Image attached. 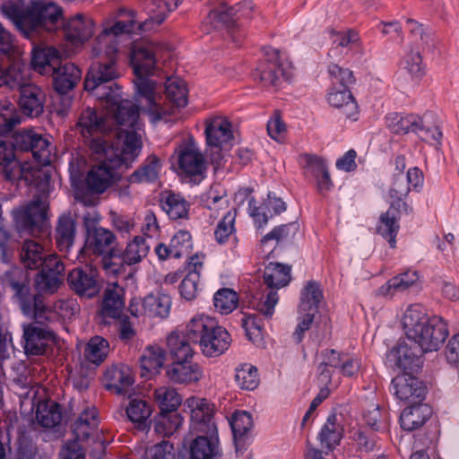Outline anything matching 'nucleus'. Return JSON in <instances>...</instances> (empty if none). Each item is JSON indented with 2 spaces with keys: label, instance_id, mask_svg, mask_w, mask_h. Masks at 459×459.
I'll use <instances>...</instances> for the list:
<instances>
[{
  "label": "nucleus",
  "instance_id": "f257e3e1",
  "mask_svg": "<svg viewBox=\"0 0 459 459\" xmlns=\"http://www.w3.org/2000/svg\"><path fill=\"white\" fill-rule=\"evenodd\" d=\"M134 22L118 21L112 26L103 29L96 38L92 48L93 55L100 60L90 66L83 82L84 90L98 100L107 98L121 86L116 82L121 76L117 55L119 38L134 30Z\"/></svg>",
  "mask_w": 459,
  "mask_h": 459
},
{
  "label": "nucleus",
  "instance_id": "f03ea898",
  "mask_svg": "<svg viewBox=\"0 0 459 459\" xmlns=\"http://www.w3.org/2000/svg\"><path fill=\"white\" fill-rule=\"evenodd\" d=\"M190 413V429L197 433L188 448V459H220L221 451L213 420L215 405L205 398L189 397L184 403Z\"/></svg>",
  "mask_w": 459,
  "mask_h": 459
},
{
  "label": "nucleus",
  "instance_id": "7ed1b4c3",
  "mask_svg": "<svg viewBox=\"0 0 459 459\" xmlns=\"http://www.w3.org/2000/svg\"><path fill=\"white\" fill-rule=\"evenodd\" d=\"M163 48V45L155 41L142 40L133 45L130 55L136 100H145L143 108L154 116V120H160L164 110L156 100V83L148 77L154 74Z\"/></svg>",
  "mask_w": 459,
  "mask_h": 459
},
{
  "label": "nucleus",
  "instance_id": "20e7f679",
  "mask_svg": "<svg viewBox=\"0 0 459 459\" xmlns=\"http://www.w3.org/2000/svg\"><path fill=\"white\" fill-rule=\"evenodd\" d=\"M2 13L29 38L39 30L52 31L57 29L62 10L53 2L32 1L25 5L22 1L7 2L1 6Z\"/></svg>",
  "mask_w": 459,
  "mask_h": 459
},
{
  "label": "nucleus",
  "instance_id": "39448f33",
  "mask_svg": "<svg viewBox=\"0 0 459 459\" xmlns=\"http://www.w3.org/2000/svg\"><path fill=\"white\" fill-rule=\"evenodd\" d=\"M290 281V268L279 263H270L264 272V282L271 289H280L286 286ZM278 302L277 291L271 290L264 300L254 299L251 306L259 315H249L242 320L247 338L255 344H260L263 340L264 324L259 318L263 316L270 319Z\"/></svg>",
  "mask_w": 459,
  "mask_h": 459
},
{
  "label": "nucleus",
  "instance_id": "423d86ee",
  "mask_svg": "<svg viewBox=\"0 0 459 459\" xmlns=\"http://www.w3.org/2000/svg\"><path fill=\"white\" fill-rule=\"evenodd\" d=\"M408 341L415 342L424 352L436 351L448 336L446 323L440 316L428 317L425 308L414 304L403 316Z\"/></svg>",
  "mask_w": 459,
  "mask_h": 459
},
{
  "label": "nucleus",
  "instance_id": "0eeeda50",
  "mask_svg": "<svg viewBox=\"0 0 459 459\" xmlns=\"http://www.w3.org/2000/svg\"><path fill=\"white\" fill-rule=\"evenodd\" d=\"M410 191L411 188L403 174H395L388 192L390 206L381 214L377 228V233L389 242L392 248L395 247V238L400 228L397 215L413 212L412 206L405 201Z\"/></svg>",
  "mask_w": 459,
  "mask_h": 459
},
{
  "label": "nucleus",
  "instance_id": "6e6552de",
  "mask_svg": "<svg viewBox=\"0 0 459 459\" xmlns=\"http://www.w3.org/2000/svg\"><path fill=\"white\" fill-rule=\"evenodd\" d=\"M187 333L207 357H218L230 345V334L208 316H197L187 325Z\"/></svg>",
  "mask_w": 459,
  "mask_h": 459
},
{
  "label": "nucleus",
  "instance_id": "1a4fd4ad",
  "mask_svg": "<svg viewBox=\"0 0 459 459\" xmlns=\"http://www.w3.org/2000/svg\"><path fill=\"white\" fill-rule=\"evenodd\" d=\"M121 142V149L114 150L108 141L100 137L92 138L90 143L91 158L95 163H111L115 159L125 160L126 169H128L142 149L141 136L134 132L118 131L117 133Z\"/></svg>",
  "mask_w": 459,
  "mask_h": 459
},
{
  "label": "nucleus",
  "instance_id": "9d476101",
  "mask_svg": "<svg viewBox=\"0 0 459 459\" xmlns=\"http://www.w3.org/2000/svg\"><path fill=\"white\" fill-rule=\"evenodd\" d=\"M98 222L99 219L89 212L83 216L85 248L94 255H102L103 266L108 269L117 264L112 262L118 254L117 238L111 230L98 226Z\"/></svg>",
  "mask_w": 459,
  "mask_h": 459
},
{
  "label": "nucleus",
  "instance_id": "9b49d317",
  "mask_svg": "<svg viewBox=\"0 0 459 459\" xmlns=\"http://www.w3.org/2000/svg\"><path fill=\"white\" fill-rule=\"evenodd\" d=\"M48 204L43 200H30L12 210L16 230L21 234L36 236L44 231L48 222Z\"/></svg>",
  "mask_w": 459,
  "mask_h": 459
},
{
  "label": "nucleus",
  "instance_id": "f8f14e48",
  "mask_svg": "<svg viewBox=\"0 0 459 459\" xmlns=\"http://www.w3.org/2000/svg\"><path fill=\"white\" fill-rule=\"evenodd\" d=\"M265 58L259 62L253 73L255 80H258L264 87L278 90L282 82H290L292 72L289 66L281 62L280 51L273 48H264Z\"/></svg>",
  "mask_w": 459,
  "mask_h": 459
},
{
  "label": "nucleus",
  "instance_id": "ddd939ff",
  "mask_svg": "<svg viewBox=\"0 0 459 459\" xmlns=\"http://www.w3.org/2000/svg\"><path fill=\"white\" fill-rule=\"evenodd\" d=\"M107 108L112 114L116 124L129 129H119V131L134 132L140 129L139 105L132 100L123 98L121 88H116L115 92L102 99Z\"/></svg>",
  "mask_w": 459,
  "mask_h": 459
},
{
  "label": "nucleus",
  "instance_id": "4468645a",
  "mask_svg": "<svg viewBox=\"0 0 459 459\" xmlns=\"http://www.w3.org/2000/svg\"><path fill=\"white\" fill-rule=\"evenodd\" d=\"M110 162L102 161L91 165L85 179L91 193H104L113 183L120 179L122 172L126 169L125 160L115 159Z\"/></svg>",
  "mask_w": 459,
  "mask_h": 459
},
{
  "label": "nucleus",
  "instance_id": "2eb2a0df",
  "mask_svg": "<svg viewBox=\"0 0 459 459\" xmlns=\"http://www.w3.org/2000/svg\"><path fill=\"white\" fill-rule=\"evenodd\" d=\"M322 299L323 293L319 284L314 281H308L301 292L299 306V313L303 315V318L293 333V338L297 343L303 340L305 332L310 328L315 316L318 312V304Z\"/></svg>",
  "mask_w": 459,
  "mask_h": 459
},
{
  "label": "nucleus",
  "instance_id": "dca6fc26",
  "mask_svg": "<svg viewBox=\"0 0 459 459\" xmlns=\"http://www.w3.org/2000/svg\"><path fill=\"white\" fill-rule=\"evenodd\" d=\"M39 269L34 278V287L39 295L52 294L62 283L65 264L60 258H52Z\"/></svg>",
  "mask_w": 459,
  "mask_h": 459
},
{
  "label": "nucleus",
  "instance_id": "f3484780",
  "mask_svg": "<svg viewBox=\"0 0 459 459\" xmlns=\"http://www.w3.org/2000/svg\"><path fill=\"white\" fill-rule=\"evenodd\" d=\"M399 342L389 354V359L394 360L404 373L417 372L423 364L422 355L425 353L415 342Z\"/></svg>",
  "mask_w": 459,
  "mask_h": 459
},
{
  "label": "nucleus",
  "instance_id": "a211bd4d",
  "mask_svg": "<svg viewBox=\"0 0 459 459\" xmlns=\"http://www.w3.org/2000/svg\"><path fill=\"white\" fill-rule=\"evenodd\" d=\"M67 282L75 294L87 299L97 296L101 289L98 274L91 269H73L67 275Z\"/></svg>",
  "mask_w": 459,
  "mask_h": 459
},
{
  "label": "nucleus",
  "instance_id": "6ab92c4d",
  "mask_svg": "<svg viewBox=\"0 0 459 459\" xmlns=\"http://www.w3.org/2000/svg\"><path fill=\"white\" fill-rule=\"evenodd\" d=\"M392 385L396 397L407 403H420L427 393L423 382L409 372L394 377Z\"/></svg>",
  "mask_w": 459,
  "mask_h": 459
},
{
  "label": "nucleus",
  "instance_id": "aec40b11",
  "mask_svg": "<svg viewBox=\"0 0 459 459\" xmlns=\"http://www.w3.org/2000/svg\"><path fill=\"white\" fill-rule=\"evenodd\" d=\"M21 263L27 270H39L48 264L52 258H59L56 255L48 254L45 247L38 240L25 239L19 251Z\"/></svg>",
  "mask_w": 459,
  "mask_h": 459
},
{
  "label": "nucleus",
  "instance_id": "412c9836",
  "mask_svg": "<svg viewBox=\"0 0 459 459\" xmlns=\"http://www.w3.org/2000/svg\"><path fill=\"white\" fill-rule=\"evenodd\" d=\"M145 12L148 17L142 22L135 21L134 13L133 11L130 13V17L132 19L129 22L133 21L134 25V30L128 32L127 34L137 31H152L159 27L165 21L168 14L171 13L168 3H164L160 0H152L150 4H147Z\"/></svg>",
  "mask_w": 459,
  "mask_h": 459
},
{
  "label": "nucleus",
  "instance_id": "4be33fe9",
  "mask_svg": "<svg viewBox=\"0 0 459 459\" xmlns=\"http://www.w3.org/2000/svg\"><path fill=\"white\" fill-rule=\"evenodd\" d=\"M231 124L222 117H217L206 125V142L210 147L228 150L230 142L233 139Z\"/></svg>",
  "mask_w": 459,
  "mask_h": 459
},
{
  "label": "nucleus",
  "instance_id": "5701e85b",
  "mask_svg": "<svg viewBox=\"0 0 459 459\" xmlns=\"http://www.w3.org/2000/svg\"><path fill=\"white\" fill-rule=\"evenodd\" d=\"M94 22L83 13H77L64 24V33L67 40L77 45L88 40L93 35Z\"/></svg>",
  "mask_w": 459,
  "mask_h": 459
},
{
  "label": "nucleus",
  "instance_id": "b1692460",
  "mask_svg": "<svg viewBox=\"0 0 459 459\" xmlns=\"http://www.w3.org/2000/svg\"><path fill=\"white\" fill-rule=\"evenodd\" d=\"M53 87L59 94H66L81 79V70L73 63L60 64L53 73Z\"/></svg>",
  "mask_w": 459,
  "mask_h": 459
},
{
  "label": "nucleus",
  "instance_id": "393cba45",
  "mask_svg": "<svg viewBox=\"0 0 459 459\" xmlns=\"http://www.w3.org/2000/svg\"><path fill=\"white\" fill-rule=\"evenodd\" d=\"M45 94L36 85H23L20 90L19 106L22 113L30 117L39 116L43 111Z\"/></svg>",
  "mask_w": 459,
  "mask_h": 459
},
{
  "label": "nucleus",
  "instance_id": "a878e982",
  "mask_svg": "<svg viewBox=\"0 0 459 459\" xmlns=\"http://www.w3.org/2000/svg\"><path fill=\"white\" fill-rule=\"evenodd\" d=\"M52 338V333L33 324L23 325L24 349L27 354L41 355L46 351L47 342Z\"/></svg>",
  "mask_w": 459,
  "mask_h": 459
},
{
  "label": "nucleus",
  "instance_id": "bb28decb",
  "mask_svg": "<svg viewBox=\"0 0 459 459\" xmlns=\"http://www.w3.org/2000/svg\"><path fill=\"white\" fill-rule=\"evenodd\" d=\"M105 378L108 381L106 388L117 394H126L134 382L131 368L125 364L108 368Z\"/></svg>",
  "mask_w": 459,
  "mask_h": 459
},
{
  "label": "nucleus",
  "instance_id": "cd10ccee",
  "mask_svg": "<svg viewBox=\"0 0 459 459\" xmlns=\"http://www.w3.org/2000/svg\"><path fill=\"white\" fill-rule=\"evenodd\" d=\"M124 306V289L117 283L108 285L104 290L101 304L102 317L120 318Z\"/></svg>",
  "mask_w": 459,
  "mask_h": 459
},
{
  "label": "nucleus",
  "instance_id": "c85d7f7f",
  "mask_svg": "<svg viewBox=\"0 0 459 459\" xmlns=\"http://www.w3.org/2000/svg\"><path fill=\"white\" fill-rule=\"evenodd\" d=\"M431 409L426 403H416L403 409L400 415V424L406 431L415 430L425 424L431 416Z\"/></svg>",
  "mask_w": 459,
  "mask_h": 459
},
{
  "label": "nucleus",
  "instance_id": "c756f323",
  "mask_svg": "<svg viewBox=\"0 0 459 459\" xmlns=\"http://www.w3.org/2000/svg\"><path fill=\"white\" fill-rule=\"evenodd\" d=\"M192 344L195 343L187 333V326L185 332H172L167 338V347L174 361H182L192 358Z\"/></svg>",
  "mask_w": 459,
  "mask_h": 459
},
{
  "label": "nucleus",
  "instance_id": "7c9ffc66",
  "mask_svg": "<svg viewBox=\"0 0 459 459\" xmlns=\"http://www.w3.org/2000/svg\"><path fill=\"white\" fill-rule=\"evenodd\" d=\"M166 374L171 382L179 384L197 382L203 376L200 367L191 363L189 359L173 361Z\"/></svg>",
  "mask_w": 459,
  "mask_h": 459
},
{
  "label": "nucleus",
  "instance_id": "2f4dec72",
  "mask_svg": "<svg viewBox=\"0 0 459 459\" xmlns=\"http://www.w3.org/2000/svg\"><path fill=\"white\" fill-rule=\"evenodd\" d=\"M76 236V221L73 215L63 213L56 226V242L60 251L69 252Z\"/></svg>",
  "mask_w": 459,
  "mask_h": 459
},
{
  "label": "nucleus",
  "instance_id": "473e14b6",
  "mask_svg": "<svg viewBox=\"0 0 459 459\" xmlns=\"http://www.w3.org/2000/svg\"><path fill=\"white\" fill-rule=\"evenodd\" d=\"M150 246L143 237L136 236L130 241L125 250L117 247V255L114 259H118L119 264L134 265L139 264L147 256Z\"/></svg>",
  "mask_w": 459,
  "mask_h": 459
},
{
  "label": "nucleus",
  "instance_id": "72a5a7b5",
  "mask_svg": "<svg viewBox=\"0 0 459 459\" xmlns=\"http://www.w3.org/2000/svg\"><path fill=\"white\" fill-rule=\"evenodd\" d=\"M242 5L238 4L234 6H228L221 4L218 8L212 10L207 19L211 26L214 29L231 30L236 26V22L239 18L238 13L241 11Z\"/></svg>",
  "mask_w": 459,
  "mask_h": 459
},
{
  "label": "nucleus",
  "instance_id": "f704fd0d",
  "mask_svg": "<svg viewBox=\"0 0 459 459\" xmlns=\"http://www.w3.org/2000/svg\"><path fill=\"white\" fill-rule=\"evenodd\" d=\"M327 100L332 107L342 109L347 118L356 120L358 104L348 89L333 87L327 95Z\"/></svg>",
  "mask_w": 459,
  "mask_h": 459
},
{
  "label": "nucleus",
  "instance_id": "c9c22d12",
  "mask_svg": "<svg viewBox=\"0 0 459 459\" xmlns=\"http://www.w3.org/2000/svg\"><path fill=\"white\" fill-rule=\"evenodd\" d=\"M31 63L39 69L40 74H52L60 64L59 51L50 46L35 48L32 53Z\"/></svg>",
  "mask_w": 459,
  "mask_h": 459
},
{
  "label": "nucleus",
  "instance_id": "e433bc0d",
  "mask_svg": "<svg viewBox=\"0 0 459 459\" xmlns=\"http://www.w3.org/2000/svg\"><path fill=\"white\" fill-rule=\"evenodd\" d=\"M152 409L151 404L143 399L134 398L126 407L128 419L136 425L140 430H148L151 428V415Z\"/></svg>",
  "mask_w": 459,
  "mask_h": 459
},
{
  "label": "nucleus",
  "instance_id": "4c0bfd02",
  "mask_svg": "<svg viewBox=\"0 0 459 459\" xmlns=\"http://www.w3.org/2000/svg\"><path fill=\"white\" fill-rule=\"evenodd\" d=\"M166 358L165 351L157 345L147 346L140 357L142 377L153 376L160 373Z\"/></svg>",
  "mask_w": 459,
  "mask_h": 459
},
{
  "label": "nucleus",
  "instance_id": "58836bf2",
  "mask_svg": "<svg viewBox=\"0 0 459 459\" xmlns=\"http://www.w3.org/2000/svg\"><path fill=\"white\" fill-rule=\"evenodd\" d=\"M178 163L186 176L201 175L205 169L203 155L191 146H185L178 153Z\"/></svg>",
  "mask_w": 459,
  "mask_h": 459
},
{
  "label": "nucleus",
  "instance_id": "ea45409f",
  "mask_svg": "<svg viewBox=\"0 0 459 459\" xmlns=\"http://www.w3.org/2000/svg\"><path fill=\"white\" fill-rule=\"evenodd\" d=\"M15 296L19 299L20 307L25 316L33 317L36 323H42L46 319L44 316L46 307L41 295L30 294L29 289L26 292H21Z\"/></svg>",
  "mask_w": 459,
  "mask_h": 459
},
{
  "label": "nucleus",
  "instance_id": "a19ab883",
  "mask_svg": "<svg viewBox=\"0 0 459 459\" xmlns=\"http://www.w3.org/2000/svg\"><path fill=\"white\" fill-rule=\"evenodd\" d=\"M77 126L83 136L87 134L90 135L96 133L106 134L110 130L107 121L91 108L82 110L78 118Z\"/></svg>",
  "mask_w": 459,
  "mask_h": 459
},
{
  "label": "nucleus",
  "instance_id": "79ce46f5",
  "mask_svg": "<svg viewBox=\"0 0 459 459\" xmlns=\"http://www.w3.org/2000/svg\"><path fill=\"white\" fill-rule=\"evenodd\" d=\"M343 429L337 422V416L335 413H331L326 420V422L321 429L318 438L322 445L330 450L339 445L342 438Z\"/></svg>",
  "mask_w": 459,
  "mask_h": 459
},
{
  "label": "nucleus",
  "instance_id": "37998d69",
  "mask_svg": "<svg viewBox=\"0 0 459 459\" xmlns=\"http://www.w3.org/2000/svg\"><path fill=\"white\" fill-rule=\"evenodd\" d=\"M36 419L39 425L51 429L62 420L61 407L56 402H40L38 404Z\"/></svg>",
  "mask_w": 459,
  "mask_h": 459
},
{
  "label": "nucleus",
  "instance_id": "c03bdc74",
  "mask_svg": "<svg viewBox=\"0 0 459 459\" xmlns=\"http://www.w3.org/2000/svg\"><path fill=\"white\" fill-rule=\"evenodd\" d=\"M197 257L191 256L189 266L193 267L190 269L188 273L184 277L180 285H179V292L181 296L186 300H193L195 299L198 285L200 281V272L199 269L202 267V264L195 262V260Z\"/></svg>",
  "mask_w": 459,
  "mask_h": 459
},
{
  "label": "nucleus",
  "instance_id": "a18cd8bd",
  "mask_svg": "<svg viewBox=\"0 0 459 459\" xmlns=\"http://www.w3.org/2000/svg\"><path fill=\"white\" fill-rule=\"evenodd\" d=\"M237 449L244 444L253 426L252 416L247 411L235 412L230 421Z\"/></svg>",
  "mask_w": 459,
  "mask_h": 459
},
{
  "label": "nucleus",
  "instance_id": "49530a36",
  "mask_svg": "<svg viewBox=\"0 0 459 459\" xmlns=\"http://www.w3.org/2000/svg\"><path fill=\"white\" fill-rule=\"evenodd\" d=\"M154 400L161 413L177 411L182 402L177 390L169 386L157 388L154 392Z\"/></svg>",
  "mask_w": 459,
  "mask_h": 459
},
{
  "label": "nucleus",
  "instance_id": "de8ad7c7",
  "mask_svg": "<svg viewBox=\"0 0 459 459\" xmlns=\"http://www.w3.org/2000/svg\"><path fill=\"white\" fill-rule=\"evenodd\" d=\"M161 208L172 220L186 219L188 215L189 204L180 195L169 194L161 200Z\"/></svg>",
  "mask_w": 459,
  "mask_h": 459
},
{
  "label": "nucleus",
  "instance_id": "09e8293b",
  "mask_svg": "<svg viewBox=\"0 0 459 459\" xmlns=\"http://www.w3.org/2000/svg\"><path fill=\"white\" fill-rule=\"evenodd\" d=\"M96 427V412L94 410L84 411L78 419L73 423L74 440L78 443L87 440L91 436V431Z\"/></svg>",
  "mask_w": 459,
  "mask_h": 459
},
{
  "label": "nucleus",
  "instance_id": "8fccbe9b",
  "mask_svg": "<svg viewBox=\"0 0 459 459\" xmlns=\"http://www.w3.org/2000/svg\"><path fill=\"white\" fill-rule=\"evenodd\" d=\"M108 352V342L103 337L96 335L91 338L87 343L84 357L88 361L98 366L104 361Z\"/></svg>",
  "mask_w": 459,
  "mask_h": 459
},
{
  "label": "nucleus",
  "instance_id": "3c124183",
  "mask_svg": "<svg viewBox=\"0 0 459 459\" xmlns=\"http://www.w3.org/2000/svg\"><path fill=\"white\" fill-rule=\"evenodd\" d=\"M21 123L15 106L9 100L0 101V135L9 134Z\"/></svg>",
  "mask_w": 459,
  "mask_h": 459
},
{
  "label": "nucleus",
  "instance_id": "603ef678",
  "mask_svg": "<svg viewBox=\"0 0 459 459\" xmlns=\"http://www.w3.org/2000/svg\"><path fill=\"white\" fill-rule=\"evenodd\" d=\"M146 316L165 318L169 314L170 298L165 294H150L144 298Z\"/></svg>",
  "mask_w": 459,
  "mask_h": 459
},
{
  "label": "nucleus",
  "instance_id": "864d4df0",
  "mask_svg": "<svg viewBox=\"0 0 459 459\" xmlns=\"http://www.w3.org/2000/svg\"><path fill=\"white\" fill-rule=\"evenodd\" d=\"M165 92L168 100L178 108L187 104V89L186 82L178 78H169L165 83Z\"/></svg>",
  "mask_w": 459,
  "mask_h": 459
},
{
  "label": "nucleus",
  "instance_id": "5fc2aeb1",
  "mask_svg": "<svg viewBox=\"0 0 459 459\" xmlns=\"http://www.w3.org/2000/svg\"><path fill=\"white\" fill-rule=\"evenodd\" d=\"M183 418L177 412L161 413L154 418V429L163 436L172 435L181 426Z\"/></svg>",
  "mask_w": 459,
  "mask_h": 459
},
{
  "label": "nucleus",
  "instance_id": "6e6d98bb",
  "mask_svg": "<svg viewBox=\"0 0 459 459\" xmlns=\"http://www.w3.org/2000/svg\"><path fill=\"white\" fill-rule=\"evenodd\" d=\"M238 304V293L230 288L217 290L213 296V305L221 313L228 315L237 308Z\"/></svg>",
  "mask_w": 459,
  "mask_h": 459
},
{
  "label": "nucleus",
  "instance_id": "4d7b16f0",
  "mask_svg": "<svg viewBox=\"0 0 459 459\" xmlns=\"http://www.w3.org/2000/svg\"><path fill=\"white\" fill-rule=\"evenodd\" d=\"M4 282L10 286L15 295L24 293L30 289L25 272L19 266H13L4 273Z\"/></svg>",
  "mask_w": 459,
  "mask_h": 459
},
{
  "label": "nucleus",
  "instance_id": "13d9d810",
  "mask_svg": "<svg viewBox=\"0 0 459 459\" xmlns=\"http://www.w3.org/2000/svg\"><path fill=\"white\" fill-rule=\"evenodd\" d=\"M235 380L242 389H255L259 385L257 368L249 364L241 366V368H237Z\"/></svg>",
  "mask_w": 459,
  "mask_h": 459
},
{
  "label": "nucleus",
  "instance_id": "bf43d9fd",
  "mask_svg": "<svg viewBox=\"0 0 459 459\" xmlns=\"http://www.w3.org/2000/svg\"><path fill=\"white\" fill-rule=\"evenodd\" d=\"M172 257L188 256L192 249L191 235L188 231H178L170 240Z\"/></svg>",
  "mask_w": 459,
  "mask_h": 459
},
{
  "label": "nucleus",
  "instance_id": "052dcab7",
  "mask_svg": "<svg viewBox=\"0 0 459 459\" xmlns=\"http://www.w3.org/2000/svg\"><path fill=\"white\" fill-rule=\"evenodd\" d=\"M159 160L152 157L148 164L136 169L130 177V183L152 182L158 178Z\"/></svg>",
  "mask_w": 459,
  "mask_h": 459
},
{
  "label": "nucleus",
  "instance_id": "680f3d73",
  "mask_svg": "<svg viewBox=\"0 0 459 459\" xmlns=\"http://www.w3.org/2000/svg\"><path fill=\"white\" fill-rule=\"evenodd\" d=\"M235 219L236 210L234 209L223 214L214 231L215 239L219 244H224L228 241L229 237L234 231Z\"/></svg>",
  "mask_w": 459,
  "mask_h": 459
},
{
  "label": "nucleus",
  "instance_id": "e2e57ef3",
  "mask_svg": "<svg viewBox=\"0 0 459 459\" xmlns=\"http://www.w3.org/2000/svg\"><path fill=\"white\" fill-rule=\"evenodd\" d=\"M15 445L14 454L10 459H34L36 457L38 447L26 435H20Z\"/></svg>",
  "mask_w": 459,
  "mask_h": 459
},
{
  "label": "nucleus",
  "instance_id": "0e129e2a",
  "mask_svg": "<svg viewBox=\"0 0 459 459\" xmlns=\"http://www.w3.org/2000/svg\"><path fill=\"white\" fill-rule=\"evenodd\" d=\"M409 118L410 122H411V125L410 126V131L418 134L422 140H440L442 133L437 127H434L432 129L426 128V126L423 124L422 118L413 114H410Z\"/></svg>",
  "mask_w": 459,
  "mask_h": 459
},
{
  "label": "nucleus",
  "instance_id": "69168bd1",
  "mask_svg": "<svg viewBox=\"0 0 459 459\" xmlns=\"http://www.w3.org/2000/svg\"><path fill=\"white\" fill-rule=\"evenodd\" d=\"M299 230L297 222H290L288 224L275 227L271 232L267 233L261 239L262 244H265L269 240L275 239L277 241L293 238Z\"/></svg>",
  "mask_w": 459,
  "mask_h": 459
},
{
  "label": "nucleus",
  "instance_id": "338daca9",
  "mask_svg": "<svg viewBox=\"0 0 459 459\" xmlns=\"http://www.w3.org/2000/svg\"><path fill=\"white\" fill-rule=\"evenodd\" d=\"M407 23L410 26V31L411 36L414 38V41L417 44L418 48L424 49L429 48L432 41L430 34L424 30L421 24H419L412 19H408Z\"/></svg>",
  "mask_w": 459,
  "mask_h": 459
},
{
  "label": "nucleus",
  "instance_id": "774afa93",
  "mask_svg": "<svg viewBox=\"0 0 459 459\" xmlns=\"http://www.w3.org/2000/svg\"><path fill=\"white\" fill-rule=\"evenodd\" d=\"M146 459H176V451L172 443L162 441L147 451Z\"/></svg>",
  "mask_w": 459,
  "mask_h": 459
}]
</instances>
